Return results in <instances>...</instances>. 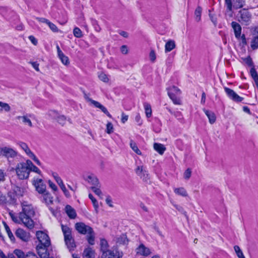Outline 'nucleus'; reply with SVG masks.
I'll use <instances>...</instances> for the list:
<instances>
[{"label": "nucleus", "instance_id": "nucleus-1", "mask_svg": "<svg viewBox=\"0 0 258 258\" xmlns=\"http://www.w3.org/2000/svg\"><path fill=\"white\" fill-rule=\"evenodd\" d=\"M22 211L19 213L20 220L28 228L31 229L34 227V221L32 218L35 215V211L33 206L27 201L21 202Z\"/></svg>", "mask_w": 258, "mask_h": 258}, {"label": "nucleus", "instance_id": "nucleus-2", "mask_svg": "<svg viewBox=\"0 0 258 258\" xmlns=\"http://www.w3.org/2000/svg\"><path fill=\"white\" fill-rule=\"evenodd\" d=\"M76 230L82 235H87L86 239L90 245L95 244V233L93 228L83 222H77L75 225Z\"/></svg>", "mask_w": 258, "mask_h": 258}, {"label": "nucleus", "instance_id": "nucleus-3", "mask_svg": "<svg viewBox=\"0 0 258 258\" xmlns=\"http://www.w3.org/2000/svg\"><path fill=\"white\" fill-rule=\"evenodd\" d=\"M61 230L64 236L65 243L70 251L74 250L76 245L72 236V229L67 225H61Z\"/></svg>", "mask_w": 258, "mask_h": 258}, {"label": "nucleus", "instance_id": "nucleus-4", "mask_svg": "<svg viewBox=\"0 0 258 258\" xmlns=\"http://www.w3.org/2000/svg\"><path fill=\"white\" fill-rule=\"evenodd\" d=\"M245 4V0H225L226 14L230 16L233 14V9L237 10L242 8Z\"/></svg>", "mask_w": 258, "mask_h": 258}, {"label": "nucleus", "instance_id": "nucleus-5", "mask_svg": "<svg viewBox=\"0 0 258 258\" xmlns=\"http://www.w3.org/2000/svg\"><path fill=\"white\" fill-rule=\"evenodd\" d=\"M28 160L26 162H21L17 164L16 172L18 178L21 179H26L30 174L29 168L28 165Z\"/></svg>", "mask_w": 258, "mask_h": 258}, {"label": "nucleus", "instance_id": "nucleus-6", "mask_svg": "<svg viewBox=\"0 0 258 258\" xmlns=\"http://www.w3.org/2000/svg\"><path fill=\"white\" fill-rule=\"evenodd\" d=\"M167 90L168 95L173 103L176 105H180L181 104L180 99L181 92L180 90L177 87L172 86L167 88Z\"/></svg>", "mask_w": 258, "mask_h": 258}, {"label": "nucleus", "instance_id": "nucleus-7", "mask_svg": "<svg viewBox=\"0 0 258 258\" xmlns=\"http://www.w3.org/2000/svg\"><path fill=\"white\" fill-rule=\"evenodd\" d=\"M50 244L42 243H38L36 246V250L38 254L41 258H48L49 253L48 251V247Z\"/></svg>", "mask_w": 258, "mask_h": 258}, {"label": "nucleus", "instance_id": "nucleus-8", "mask_svg": "<svg viewBox=\"0 0 258 258\" xmlns=\"http://www.w3.org/2000/svg\"><path fill=\"white\" fill-rule=\"evenodd\" d=\"M32 184L35 186L36 191L39 194L42 195L46 192V185L44 183L42 179L34 178L32 181Z\"/></svg>", "mask_w": 258, "mask_h": 258}, {"label": "nucleus", "instance_id": "nucleus-9", "mask_svg": "<svg viewBox=\"0 0 258 258\" xmlns=\"http://www.w3.org/2000/svg\"><path fill=\"white\" fill-rule=\"evenodd\" d=\"M225 92L227 96L233 101L236 102H242L244 98L239 96L236 92H235L232 89H231L227 87H224Z\"/></svg>", "mask_w": 258, "mask_h": 258}, {"label": "nucleus", "instance_id": "nucleus-10", "mask_svg": "<svg viewBox=\"0 0 258 258\" xmlns=\"http://www.w3.org/2000/svg\"><path fill=\"white\" fill-rule=\"evenodd\" d=\"M239 13L240 14L239 21L245 23V25L249 24L251 19V13L246 9L241 10Z\"/></svg>", "mask_w": 258, "mask_h": 258}, {"label": "nucleus", "instance_id": "nucleus-11", "mask_svg": "<svg viewBox=\"0 0 258 258\" xmlns=\"http://www.w3.org/2000/svg\"><path fill=\"white\" fill-rule=\"evenodd\" d=\"M52 175L55 180L56 182L60 186V188L62 190L66 197L67 198H70L71 197V195L69 191L67 189L64 184H63L62 180L59 176L58 174L56 172H53Z\"/></svg>", "mask_w": 258, "mask_h": 258}, {"label": "nucleus", "instance_id": "nucleus-12", "mask_svg": "<svg viewBox=\"0 0 258 258\" xmlns=\"http://www.w3.org/2000/svg\"><path fill=\"white\" fill-rule=\"evenodd\" d=\"M17 238L24 242H28L30 239V234L22 228L17 229L15 232Z\"/></svg>", "mask_w": 258, "mask_h": 258}, {"label": "nucleus", "instance_id": "nucleus-13", "mask_svg": "<svg viewBox=\"0 0 258 258\" xmlns=\"http://www.w3.org/2000/svg\"><path fill=\"white\" fill-rule=\"evenodd\" d=\"M37 238L39 241V243H46L50 244V240L48 235L42 231H37L36 234Z\"/></svg>", "mask_w": 258, "mask_h": 258}, {"label": "nucleus", "instance_id": "nucleus-14", "mask_svg": "<svg viewBox=\"0 0 258 258\" xmlns=\"http://www.w3.org/2000/svg\"><path fill=\"white\" fill-rule=\"evenodd\" d=\"M136 174L145 181H147L149 179L148 171L145 169L143 166H138L136 169Z\"/></svg>", "mask_w": 258, "mask_h": 258}, {"label": "nucleus", "instance_id": "nucleus-15", "mask_svg": "<svg viewBox=\"0 0 258 258\" xmlns=\"http://www.w3.org/2000/svg\"><path fill=\"white\" fill-rule=\"evenodd\" d=\"M102 258H120L119 253L116 249L108 250L102 253Z\"/></svg>", "mask_w": 258, "mask_h": 258}, {"label": "nucleus", "instance_id": "nucleus-16", "mask_svg": "<svg viewBox=\"0 0 258 258\" xmlns=\"http://www.w3.org/2000/svg\"><path fill=\"white\" fill-rule=\"evenodd\" d=\"M1 151L3 152V155L8 158H14L17 156V152L10 148L7 147L2 148Z\"/></svg>", "mask_w": 258, "mask_h": 258}, {"label": "nucleus", "instance_id": "nucleus-17", "mask_svg": "<svg viewBox=\"0 0 258 258\" xmlns=\"http://www.w3.org/2000/svg\"><path fill=\"white\" fill-rule=\"evenodd\" d=\"M90 102L96 108H98L101 110V111L104 113L108 117L111 118V115L108 111L107 108L103 105L101 104L99 102L94 100L92 99H89Z\"/></svg>", "mask_w": 258, "mask_h": 258}, {"label": "nucleus", "instance_id": "nucleus-18", "mask_svg": "<svg viewBox=\"0 0 258 258\" xmlns=\"http://www.w3.org/2000/svg\"><path fill=\"white\" fill-rule=\"evenodd\" d=\"M137 253L141 255L148 256L151 253L150 249L143 244H141L137 248Z\"/></svg>", "mask_w": 258, "mask_h": 258}, {"label": "nucleus", "instance_id": "nucleus-19", "mask_svg": "<svg viewBox=\"0 0 258 258\" xmlns=\"http://www.w3.org/2000/svg\"><path fill=\"white\" fill-rule=\"evenodd\" d=\"M231 26L233 29L236 38L239 39L241 33V26L237 22L233 21L231 23Z\"/></svg>", "mask_w": 258, "mask_h": 258}, {"label": "nucleus", "instance_id": "nucleus-20", "mask_svg": "<svg viewBox=\"0 0 258 258\" xmlns=\"http://www.w3.org/2000/svg\"><path fill=\"white\" fill-rule=\"evenodd\" d=\"M83 258H95V252L91 247L85 248L83 253Z\"/></svg>", "mask_w": 258, "mask_h": 258}, {"label": "nucleus", "instance_id": "nucleus-21", "mask_svg": "<svg viewBox=\"0 0 258 258\" xmlns=\"http://www.w3.org/2000/svg\"><path fill=\"white\" fill-rule=\"evenodd\" d=\"M66 212L70 219H75L77 216L76 211L71 206L67 205L65 207Z\"/></svg>", "mask_w": 258, "mask_h": 258}, {"label": "nucleus", "instance_id": "nucleus-22", "mask_svg": "<svg viewBox=\"0 0 258 258\" xmlns=\"http://www.w3.org/2000/svg\"><path fill=\"white\" fill-rule=\"evenodd\" d=\"M43 195V202H44L47 206L53 204V197L48 192H46L42 194Z\"/></svg>", "mask_w": 258, "mask_h": 258}, {"label": "nucleus", "instance_id": "nucleus-23", "mask_svg": "<svg viewBox=\"0 0 258 258\" xmlns=\"http://www.w3.org/2000/svg\"><path fill=\"white\" fill-rule=\"evenodd\" d=\"M250 74L253 79L255 86L258 90V74L254 68H251L250 70Z\"/></svg>", "mask_w": 258, "mask_h": 258}, {"label": "nucleus", "instance_id": "nucleus-24", "mask_svg": "<svg viewBox=\"0 0 258 258\" xmlns=\"http://www.w3.org/2000/svg\"><path fill=\"white\" fill-rule=\"evenodd\" d=\"M204 111L208 117L210 123L211 124L214 123L216 121V116L215 113L210 110L206 109H204Z\"/></svg>", "mask_w": 258, "mask_h": 258}, {"label": "nucleus", "instance_id": "nucleus-25", "mask_svg": "<svg viewBox=\"0 0 258 258\" xmlns=\"http://www.w3.org/2000/svg\"><path fill=\"white\" fill-rule=\"evenodd\" d=\"M154 149L161 155H162L166 150L165 146L163 144L160 143H155L154 144Z\"/></svg>", "mask_w": 258, "mask_h": 258}, {"label": "nucleus", "instance_id": "nucleus-26", "mask_svg": "<svg viewBox=\"0 0 258 258\" xmlns=\"http://www.w3.org/2000/svg\"><path fill=\"white\" fill-rule=\"evenodd\" d=\"M88 182L91 183L93 186H98L99 183L97 178L94 175H90L87 177Z\"/></svg>", "mask_w": 258, "mask_h": 258}, {"label": "nucleus", "instance_id": "nucleus-27", "mask_svg": "<svg viewBox=\"0 0 258 258\" xmlns=\"http://www.w3.org/2000/svg\"><path fill=\"white\" fill-rule=\"evenodd\" d=\"M9 200L7 201L10 205H15L17 202L16 194L15 192H9L8 194Z\"/></svg>", "mask_w": 258, "mask_h": 258}, {"label": "nucleus", "instance_id": "nucleus-28", "mask_svg": "<svg viewBox=\"0 0 258 258\" xmlns=\"http://www.w3.org/2000/svg\"><path fill=\"white\" fill-rule=\"evenodd\" d=\"M28 160L27 164L29 166L30 172L31 171H33V172L37 173L39 174H41V171H40V170L37 167H36L35 165H34L31 160Z\"/></svg>", "mask_w": 258, "mask_h": 258}, {"label": "nucleus", "instance_id": "nucleus-29", "mask_svg": "<svg viewBox=\"0 0 258 258\" xmlns=\"http://www.w3.org/2000/svg\"><path fill=\"white\" fill-rule=\"evenodd\" d=\"M143 106L147 117L150 118V117H151L152 114L151 105L147 102H145L143 104Z\"/></svg>", "mask_w": 258, "mask_h": 258}, {"label": "nucleus", "instance_id": "nucleus-30", "mask_svg": "<svg viewBox=\"0 0 258 258\" xmlns=\"http://www.w3.org/2000/svg\"><path fill=\"white\" fill-rule=\"evenodd\" d=\"M18 144L25 152L27 155L29 156L33 153L31 152L28 145L25 143L20 142L18 143Z\"/></svg>", "mask_w": 258, "mask_h": 258}, {"label": "nucleus", "instance_id": "nucleus-31", "mask_svg": "<svg viewBox=\"0 0 258 258\" xmlns=\"http://www.w3.org/2000/svg\"><path fill=\"white\" fill-rule=\"evenodd\" d=\"M175 47V44L173 40H169L165 44V51L169 52Z\"/></svg>", "mask_w": 258, "mask_h": 258}, {"label": "nucleus", "instance_id": "nucleus-32", "mask_svg": "<svg viewBox=\"0 0 258 258\" xmlns=\"http://www.w3.org/2000/svg\"><path fill=\"white\" fill-rule=\"evenodd\" d=\"M108 247V245L107 241L105 239H101L100 240V248L101 250L102 251V253L109 250L107 249Z\"/></svg>", "mask_w": 258, "mask_h": 258}, {"label": "nucleus", "instance_id": "nucleus-33", "mask_svg": "<svg viewBox=\"0 0 258 258\" xmlns=\"http://www.w3.org/2000/svg\"><path fill=\"white\" fill-rule=\"evenodd\" d=\"M131 148L132 150L138 155H141L142 154L141 151L139 149L136 143L132 140L130 141V144Z\"/></svg>", "mask_w": 258, "mask_h": 258}, {"label": "nucleus", "instance_id": "nucleus-34", "mask_svg": "<svg viewBox=\"0 0 258 258\" xmlns=\"http://www.w3.org/2000/svg\"><path fill=\"white\" fill-rule=\"evenodd\" d=\"M174 192L182 197H186L187 196L186 190L183 187L176 188L174 190Z\"/></svg>", "mask_w": 258, "mask_h": 258}, {"label": "nucleus", "instance_id": "nucleus-35", "mask_svg": "<svg viewBox=\"0 0 258 258\" xmlns=\"http://www.w3.org/2000/svg\"><path fill=\"white\" fill-rule=\"evenodd\" d=\"M250 47L253 50L258 48V36H254L251 41Z\"/></svg>", "mask_w": 258, "mask_h": 258}, {"label": "nucleus", "instance_id": "nucleus-36", "mask_svg": "<svg viewBox=\"0 0 258 258\" xmlns=\"http://www.w3.org/2000/svg\"><path fill=\"white\" fill-rule=\"evenodd\" d=\"M17 118L18 119H22L23 123H24L25 124H28V125L30 127L32 126V123L31 122V121L30 120V119L27 118V116H18L17 117Z\"/></svg>", "mask_w": 258, "mask_h": 258}, {"label": "nucleus", "instance_id": "nucleus-37", "mask_svg": "<svg viewBox=\"0 0 258 258\" xmlns=\"http://www.w3.org/2000/svg\"><path fill=\"white\" fill-rule=\"evenodd\" d=\"M73 34L77 38H81L83 36V33L81 30L77 27L74 28L73 30Z\"/></svg>", "mask_w": 258, "mask_h": 258}, {"label": "nucleus", "instance_id": "nucleus-38", "mask_svg": "<svg viewBox=\"0 0 258 258\" xmlns=\"http://www.w3.org/2000/svg\"><path fill=\"white\" fill-rule=\"evenodd\" d=\"M234 249L235 252L236 253L237 256L239 258H245V257L243 254V252L241 251V250L240 249L239 246H238V245H235L234 246Z\"/></svg>", "mask_w": 258, "mask_h": 258}, {"label": "nucleus", "instance_id": "nucleus-39", "mask_svg": "<svg viewBox=\"0 0 258 258\" xmlns=\"http://www.w3.org/2000/svg\"><path fill=\"white\" fill-rule=\"evenodd\" d=\"M89 198L91 200L95 209L97 210L99 207L97 201L91 194H89Z\"/></svg>", "mask_w": 258, "mask_h": 258}, {"label": "nucleus", "instance_id": "nucleus-40", "mask_svg": "<svg viewBox=\"0 0 258 258\" xmlns=\"http://www.w3.org/2000/svg\"><path fill=\"white\" fill-rule=\"evenodd\" d=\"M7 203V200L6 196L0 191V205H4Z\"/></svg>", "mask_w": 258, "mask_h": 258}, {"label": "nucleus", "instance_id": "nucleus-41", "mask_svg": "<svg viewBox=\"0 0 258 258\" xmlns=\"http://www.w3.org/2000/svg\"><path fill=\"white\" fill-rule=\"evenodd\" d=\"M17 258H24L25 254L23 251L20 249H15L14 251Z\"/></svg>", "mask_w": 258, "mask_h": 258}, {"label": "nucleus", "instance_id": "nucleus-42", "mask_svg": "<svg viewBox=\"0 0 258 258\" xmlns=\"http://www.w3.org/2000/svg\"><path fill=\"white\" fill-rule=\"evenodd\" d=\"M106 132L108 134L113 132V126L111 122H108L107 123Z\"/></svg>", "mask_w": 258, "mask_h": 258}, {"label": "nucleus", "instance_id": "nucleus-43", "mask_svg": "<svg viewBox=\"0 0 258 258\" xmlns=\"http://www.w3.org/2000/svg\"><path fill=\"white\" fill-rule=\"evenodd\" d=\"M100 186L98 185V186H92L91 189L92 191L97 195L100 197L102 194L101 190L99 188Z\"/></svg>", "mask_w": 258, "mask_h": 258}, {"label": "nucleus", "instance_id": "nucleus-44", "mask_svg": "<svg viewBox=\"0 0 258 258\" xmlns=\"http://www.w3.org/2000/svg\"><path fill=\"white\" fill-rule=\"evenodd\" d=\"M6 231L8 234V235L13 242H15V238L14 235H13V233L12 232L10 227L8 228V229H6Z\"/></svg>", "mask_w": 258, "mask_h": 258}, {"label": "nucleus", "instance_id": "nucleus-45", "mask_svg": "<svg viewBox=\"0 0 258 258\" xmlns=\"http://www.w3.org/2000/svg\"><path fill=\"white\" fill-rule=\"evenodd\" d=\"M0 107L3 108L6 111L8 112L11 110L10 105L6 103L0 101Z\"/></svg>", "mask_w": 258, "mask_h": 258}, {"label": "nucleus", "instance_id": "nucleus-46", "mask_svg": "<svg viewBox=\"0 0 258 258\" xmlns=\"http://www.w3.org/2000/svg\"><path fill=\"white\" fill-rule=\"evenodd\" d=\"M59 59L61 60L62 63L66 66L68 65L70 63L69 57L64 54L59 57Z\"/></svg>", "mask_w": 258, "mask_h": 258}, {"label": "nucleus", "instance_id": "nucleus-47", "mask_svg": "<svg viewBox=\"0 0 258 258\" xmlns=\"http://www.w3.org/2000/svg\"><path fill=\"white\" fill-rule=\"evenodd\" d=\"M244 61L245 63L249 67H252L254 68L251 58L250 56H248L244 59Z\"/></svg>", "mask_w": 258, "mask_h": 258}, {"label": "nucleus", "instance_id": "nucleus-48", "mask_svg": "<svg viewBox=\"0 0 258 258\" xmlns=\"http://www.w3.org/2000/svg\"><path fill=\"white\" fill-rule=\"evenodd\" d=\"M47 25L49 27L50 29L54 32H57L58 31V29L56 27V26L51 22L49 21Z\"/></svg>", "mask_w": 258, "mask_h": 258}, {"label": "nucleus", "instance_id": "nucleus-49", "mask_svg": "<svg viewBox=\"0 0 258 258\" xmlns=\"http://www.w3.org/2000/svg\"><path fill=\"white\" fill-rule=\"evenodd\" d=\"M191 171L190 168H187L184 172L183 176L185 179H188L191 176Z\"/></svg>", "mask_w": 258, "mask_h": 258}, {"label": "nucleus", "instance_id": "nucleus-50", "mask_svg": "<svg viewBox=\"0 0 258 258\" xmlns=\"http://www.w3.org/2000/svg\"><path fill=\"white\" fill-rule=\"evenodd\" d=\"M173 115L179 121H181L183 119L182 115L179 111H174Z\"/></svg>", "mask_w": 258, "mask_h": 258}, {"label": "nucleus", "instance_id": "nucleus-51", "mask_svg": "<svg viewBox=\"0 0 258 258\" xmlns=\"http://www.w3.org/2000/svg\"><path fill=\"white\" fill-rule=\"evenodd\" d=\"M99 78L100 80L104 82H108L109 81V79L107 77V76L104 73H101L99 75Z\"/></svg>", "mask_w": 258, "mask_h": 258}, {"label": "nucleus", "instance_id": "nucleus-52", "mask_svg": "<svg viewBox=\"0 0 258 258\" xmlns=\"http://www.w3.org/2000/svg\"><path fill=\"white\" fill-rule=\"evenodd\" d=\"M33 161L39 166L41 165V162L36 157L33 153L29 156Z\"/></svg>", "mask_w": 258, "mask_h": 258}, {"label": "nucleus", "instance_id": "nucleus-53", "mask_svg": "<svg viewBox=\"0 0 258 258\" xmlns=\"http://www.w3.org/2000/svg\"><path fill=\"white\" fill-rule=\"evenodd\" d=\"M238 40H240V44L242 46H244L247 44V41L244 34L240 35V38Z\"/></svg>", "mask_w": 258, "mask_h": 258}, {"label": "nucleus", "instance_id": "nucleus-54", "mask_svg": "<svg viewBox=\"0 0 258 258\" xmlns=\"http://www.w3.org/2000/svg\"><path fill=\"white\" fill-rule=\"evenodd\" d=\"M202 12V9L201 7H198L196 11H195V15L196 16L197 19H199V20H200L201 19V15Z\"/></svg>", "mask_w": 258, "mask_h": 258}, {"label": "nucleus", "instance_id": "nucleus-55", "mask_svg": "<svg viewBox=\"0 0 258 258\" xmlns=\"http://www.w3.org/2000/svg\"><path fill=\"white\" fill-rule=\"evenodd\" d=\"M175 144L177 147L180 149L182 150L183 148V143L181 140L177 139L175 141Z\"/></svg>", "mask_w": 258, "mask_h": 258}, {"label": "nucleus", "instance_id": "nucleus-56", "mask_svg": "<svg viewBox=\"0 0 258 258\" xmlns=\"http://www.w3.org/2000/svg\"><path fill=\"white\" fill-rule=\"evenodd\" d=\"M28 38L33 44H34V45H36L37 44V40L34 36L30 35L28 37Z\"/></svg>", "mask_w": 258, "mask_h": 258}, {"label": "nucleus", "instance_id": "nucleus-57", "mask_svg": "<svg viewBox=\"0 0 258 258\" xmlns=\"http://www.w3.org/2000/svg\"><path fill=\"white\" fill-rule=\"evenodd\" d=\"M120 51L122 54H126L128 52V48L126 45H122L120 47Z\"/></svg>", "mask_w": 258, "mask_h": 258}, {"label": "nucleus", "instance_id": "nucleus-58", "mask_svg": "<svg viewBox=\"0 0 258 258\" xmlns=\"http://www.w3.org/2000/svg\"><path fill=\"white\" fill-rule=\"evenodd\" d=\"M48 184H49V187L53 190V191H56L57 190V187L56 186V185L53 183L50 180H49L48 181Z\"/></svg>", "mask_w": 258, "mask_h": 258}, {"label": "nucleus", "instance_id": "nucleus-59", "mask_svg": "<svg viewBox=\"0 0 258 258\" xmlns=\"http://www.w3.org/2000/svg\"><path fill=\"white\" fill-rule=\"evenodd\" d=\"M150 60L154 62L156 59V54L153 50L151 51L149 54Z\"/></svg>", "mask_w": 258, "mask_h": 258}, {"label": "nucleus", "instance_id": "nucleus-60", "mask_svg": "<svg viewBox=\"0 0 258 258\" xmlns=\"http://www.w3.org/2000/svg\"><path fill=\"white\" fill-rule=\"evenodd\" d=\"M106 202L107 203V204L110 207H113V205L112 204V200H111V198L110 197V196H107L106 199Z\"/></svg>", "mask_w": 258, "mask_h": 258}, {"label": "nucleus", "instance_id": "nucleus-61", "mask_svg": "<svg viewBox=\"0 0 258 258\" xmlns=\"http://www.w3.org/2000/svg\"><path fill=\"white\" fill-rule=\"evenodd\" d=\"M33 68L36 71H39V63L37 62H30Z\"/></svg>", "mask_w": 258, "mask_h": 258}, {"label": "nucleus", "instance_id": "nucleus-62", "mask_svg": "<svg viewBox=\"0 0 258 258\" xmlns=\"http://www.w3.org/2000/svg\"><path fill=\"white\" fill-rule=\"evenodd\" d=\"M5 179V173L4 171L0 169V182L4 181Z\"/></svg>", "mask_w": 258, "mask_h": 258}, {"label": "nucleus", "instance_id": "nucleus-63", "mask_svg": "<svg viewBox=\"0 0 258 258\" xmlns=\"http://www.w3.org/2000/svg\"><path fill=\"white\" fill-rule=\"evenodd\" d=\"M36 255L33 252H29L28 253L25 254L24 258H34Z\"/></svg>", "mask_w": 258, "mask_h": 258}, {"label": "nucleus", "instance_id": "nucleus-64", "mask_svg": "<svg viewBox=\"0 0 258 258\" xmlns=\"http://www.w3.org/2000/svg\"><path fill=\"white\" fill-rule=\"evenodd\" d=\"M37 20H38V21L41 22V23H46V24H48V23L49 22V20L44 18H36Z\"/></svg>", "mask_w": 258, "mask_h": 258}]
</instances>
